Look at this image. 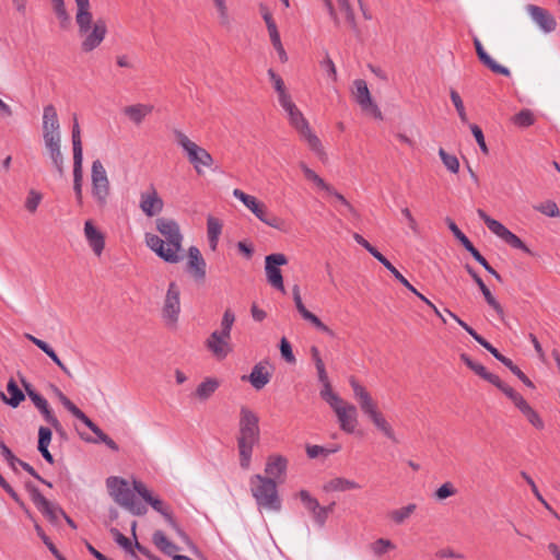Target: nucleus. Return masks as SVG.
<instances>
[{
  "label": "nucleus",
  "mask_w": 560,
  "mask_h": 560,
  "mask_svg": "<svg viewBox=\"0 0 560 560\" xmlns=\"http://www.w3.org/2000/svg\"><path fill=\"white\" fill-rule=\"evenodd\" d=\"M394 544L386 538H378L370 545L372 553L376 557L385 555L388 550L393 549Z\"/></svg>",
  "instance_id": "obj_57"
},
{
  "label": "nucleus",
  "mask_w": 560,
  "mask_h": 560,
  "mask_svg": "<svg viewBox=\"0 0 560 560\" xmlns=\"http://www.w3.org/2000/svg\"><path fill=\"white\" fill-rule=\"evenodd\" d=\"M474 46H475L477 56L483 66L489 68L493 73L501 74L504 77L511 75V72L506 67L499 65L494 59L491 58L490 55H488V52L485 50L479 38H477V37L474 38Z\"/></svg>",
  "instance_id": "obj_31"
},
{
  "label": "nucleus",
  "mask_w": 560,
  "mask_h": 560,
  "mask_svg": "<svg viewBox=\"0 0 560 560\" xmlns=\"http://www.w3.org/2000/svg\"><path fill=\"white\" fill-rule=\"evenodd\" d=\"M445 222L448 226V229L451 230V232L453 233V235L460 242V244L465 247V249L469 246L471 247V242L469 241V238L458 229V226L456 225V223L450 219V218H446L445 219Z\"/></svg>",
  "instance_id": "obj_60"
},
{
  "label": "nucleus",
  "mask_w": 560,
  "mask_h": 560,
  "mask_svg": "<svg viewBox=\"0 0 560 560\" xmlns=\"http://www.w3.org/2000/svg\"><path fill=\"white\" fill-rule=\"evenodd\" d=\"M75 24L81 38V50L92 52L98 48L107 36L106 21L102 18L94 20L91 0H74Z\"/></svg>",
  "instance_id": "obj_2"
},
{
  "label": "nucleus",
  "mask_w": 560,
  "mask_h": 560,
  "mask_svg": "<svg viewBox=\"0 0 560 560\" xmlns=\"http://www.w3.org/2000/svg\"><path fill=\"white\" fill-rule=\"evenodd\" d=\"M439 156L441 158L443 165L450 173H452V174L458 173L459 161L456 155L450 154L443 148H440Z\"/></svg>",
  "instance_id": "obj_52"
},
{
  "label": "nucleus",
  "mask_w": 560,
  "mask_h": 560,
  "mask_svg": "<svg viewBox=\"0 0 560 560\" xmlns=\"http://www.w3.org/2000/svg\"><path fill=\"white\" fill-rule=\"evenodd\" d=\"M7 392L8 395H5L3 392H0V398L4 404L12 408H16L25 399L24 393L19 388L16 382L13 378L9 380L7 384Z\"/></svg>",
  "instance_id": "obj_34"
},
{
  "label": "nucleus",
  "mask_w": 560,
  "mask_h": 560,
  "mask_svg": "<svg viewBox=\"0 0 560 560\" xmlns=\"http://www.w3.org/2000/svg\"><path fill=\"white\" fill-rule=\"evenodd\" d=\"M187 271L196 282H203L207 276V264L196 246L188 248Z\"/></svg>",
  "instance_id": "obj_21"
},
{
  "label": "nucleus",
  "mask_w": 560,
  "mask_h": 560,
  "mask_svg": "<svg viewBox=\"0 0 560 560\" xmlns=\"http://www.w3.org/2000/svg\"><path fill=\"white\" fill-rule=\"evenodd\" d=\"M477 214L494 235H497L512 248L521 249L526 254H530V249L524 244V242L501 222L492 219L482 209H478Z\"/></svg>",
  "instance_id": "obj_12"
},
{
  "label": "nucleus",
  "mask_w": 560,
  "mask_h": 560,
  "mask_svg": "<svg viewBox=\"0 0 560 560\" xmlns=\"http://www.w3.org/2000/svg\"><path fill=\"white\" fill-rule=\"evenodd\" d=\"M293 301H294V304H295V307H296L299 314L302 316V318L304 320L308 322L316 329L328 335L329 337H331V338L335 337V332L326 324H324L315 314H313L305 307L301 295L294 296Z\"/></svg>",
  "instance_id": "obj_27"
},
{
  "label": "nucleus",
  "mask_w": 560,
  "mask_h": 560,
  "mask_svg": "<svg viewBox=\"0 0 560 560\" xmlns=\"http://www.w3.org/2000/svg\"><path fill=\"white\" fill-rule=\"evenodd\" d=\"M110 534L118 546H120L126 552L135 556L132 542L129 538L122 535L117 528H110Z\"/></svg>",
  "instance_id": "obj_59"
},
{
  "label": "nucleus",
  "mask_w": 560,
  "mask_h": 560,
  "mask_svg": "<svg viewBox=\"0 0 560 560\" xmlns=\"http://www.w3.org/2000/svg\"><path fill=\"white\" fill-rule=\"evenodd\" d=\"M84 238L97 257H101L105 249V234L98 229L92 220H86L83 228Z\"/></svg>",
  "instance_id": "obj_18"
},
{
  "label": "nucleus",
  "mask_w": 560,
  "mask_h": 560,
  "mask_svg": "<svg viewBox=\"0 0 560 560\" xmlns=\"http://www.w3.org/2000/svg\"><path fill=\"white\" fill-rule=\"evenodd\" d=\"M268 77L273 85V89H275L277 95H278L279 104L292 98L282 78L279 74H277L272 69H269Z\"/></svg>",
  "instance_id": "obj_45"
},
{
  "label": "nucleus",
  "mask_w": 560,
  "mask_h": 560,
  "mask_svg": "<svg viewBox=\"0 0 560 560\" xmlns=\"http://www.w3.org/2000/svg\"><path fill=\"white\" fill-rule=\"evenodd\" d=\"M222 232V223L219 219L210 215L207 219V235L211 250H215L219 244V237Z\"/></svg>",
  "instance_id": "obj_43"
},
{
  "label": "nucleus",
  "mask_w": 560,
  "mask_h": 560,
  "mask_svg": "<svg viewBox=\"0 0 560 560\" xmlns=\"http://www.w3.org/2000/svg\"><path fill=\"white\" fill-rule=\"evenodd\" d=\"M349 384L352 388L353 397L358 401L363 415L368 417L376 430L385 438L395 441L396 436L393 425L378 409L377 402L373 399L369 390L354 377L349 378Z\"/></svg>",
  "instance_id": "obj_3"
},
{
  "label": "nucleus",
  "mask_w": 560,
  "mask_h": 560,
  "mask_svg": "<svg viewBox=\"0 0 560 560\" xmlns=\"http://www.w3.org/2000/svg\"><path fill=\"white\" fill-rule=\"evenodd\" d=\"M132 488L147 503H149L162 516L165 514V512L170 511V509L164 504V502L160 498L154 497L142 481L133 479Z\"/></svg>",
  "instance_id": "obj_28"
},
{
  "label": "nucleus",
  "mask_w": 560,
  "mask_h": 560,
  "mask_svg": "<svg viewBox=\"0 0 560 560\" xmlns=\"http://www.w3.org/2000/svg\"><path fill=\"white\" fill-rule=\"evenodd\" d=\"M211 2L215 10L219 26L225 31L232 30L234 20L230 11L228 0H212Z\"/></svg>",
  "instance_id": "obj_33"
},
{
  "label": "nucleus",
  "mask_w": 560,
  "mask_h": 560,
  "mask_svg": "<svg viewBox=\"0 0 560 560\" xmlns=\"http://www.w3.org/2000/svg\"><path fill=\"white\" fill-rule=\"evenodd\" d=\"M296 495L304 508L312 514L315 523L323 526L328 518V509L320 506L318 500L312 497L307 490H301Z\"/></svg>",
  "instance_id": "obj_22"
},
{
  "label": "nucleus",
  "mask_w": 560,
  "mask_h": 560,
  "mask_svg": "<svg viewBox=\"0 0 560 560\" xmlns=\"http://www.w3.org/2000/svg\"><path fill=\"white\" fill-rule=\"evenodd\" d=\"M25 389L27 396L35 405V407L39 410V412L43 415L44 419L55 429H59L60 422L51 411L48 401L42 395L35 392L31 385L25 384Z\"/></svg>",
  "instance_id": "obj_25"
},
{
  "label": "nucleus",
  "mask_w": 560,
  "mask_h": 560,
  "mask_svg": "<svg viewBox=\"0 0 560 560\" xmlns=\"http://www.w3.org/2000/svg\"><path fill=\"white\" fill-rule=\"evenodd\" d=\"M33 501L36 508L52 523H56L60 516L65 515L61 508L52 504L38 491L34 492Z\"/></svg>",
  "instance_id": "obj_29"
},
{
  "label": "nucleus",
  "mask_w": 560,
  "mask_h": 560,
  "mask_svg": "<svg viewBox=\"0 0 560 560\" xmlns=\"http://www.w3.org/2000/svg\"><path fill=\"white\" fill-rule=\"evenodd\" d=\"M25 337L45 352L60 369L63 373L70 376L68 368L60 361L55 350L44 340L34 337L31 334H25Z\"/></svg>",
  "instance_id": "obj_41"
},
{
  "label": "nucleus",
  "mask_w": 560,
  "mask_h": 560,
  "mask_svg": "<svg viewBox=\"0 0 560 560\" xmlns=\"http://www.w3.org/2000/svg\"><path fill=\"white\" fill-rule=\"evenodd\" d=\"M219 386L218 378L207 377L197 386L195 395L199 400L206 401L215 393Z\"/></svg>",
  "instance_id": "obj_42"
},
{
  "label": "nucleus",
  "mask_w": 560,
  "mask_h": 560,
  "mask_svg": "<svg viewBox=\"0 0 560 560\" xmlns=\"http://www.w3.org/2000/svg\"><path fill=\"white\" fill-rule=\"evenodd\" d=\"M42 200L43 194L40 191L36 189H30L24 201L25 210L31 214L35 213Z\"/></svg>",
  "instance_id": "obj_51"
},
{
  "label": "nucleus",
  "mask_w": 560,
  "mask_h": 560,
  "mask_svg": "<svg viewBox=\"0 0 560 560\" xmlns=\"http://www.w3.org/2000/svg\"><path fill=\"white\" fill-rule=\"evenodd\" d=\"M139 208L148 218L156 217L163 211L164 201L154 185L140 192Z\"/></svg>",
  "instance_id": "obj_17"
},
{
  "label": "nucleus",
  "mask_w": 560,
  "mask_h": 560,
  "mask_svg": "<svg viewBox=\"0 0 560 560\" xmlns=\"http://www.w3.org/2000/svg\"><path fill=\"white\" fill-rule=\"evenodd\" d=\"M106 487L113 500L131 514L142 516L148 512L145 505L136 501L135 489H130L126 479L116 476L108 477Z\"/></svg>",
  "instance_id": "obj_9"
},
{
  "label": "nucleus",
  "mask_w": 560,
  "mask_h": 560,
  "mask_svg": "<svg viewBox=\"0 0 560 560\" xmlns=\"http://www.w3.org/2000/svg\"><path fill=\"white\" fill-rule=\"evenodd\" d=\"M460 360L471 370L474 371L477 375H479L481 378L488 381L489 383L495 385L497 383H499V376L493 374V373H490L487 371V369L478 363V362H475L474 360L470 359V357L466 353H462L460 354Z\"/></svg>",
  "instance_id": "obj_36"
},
{
  "label": "nucleus",
  "mask_w": 560,
  "mask_h": 560,
  "mask_svg": "<svg viewBox=\"0 0 560 560\" xmlns=\"http://www.w3.org/2000/svg\"><path fill=\"white\" fill-rule=\"evenodd\" d=\"M456 492L457 490L454 485L450 481H446L435 490L434 497L436 500L442 501L456 494Z\"/></svg>",
  "instance_id": "obj_61"
},
{
  "label": "nucleus",
  "mask_w": 560,
  "mask_h": 560,
  "mask_svg": "<svg viewBox=\"0 0 560 560\" xmlns=\"http://www.w3.org/2000/svg\"><path fill=\"white\" fill-rule=\"evenodd\" d=\"M335 412L339 428L341 431L348 434L354 433L359 423V413L357 407L343 399L340 402L331 407Z\"/></svg>",
  "instance_id": "obj_14"
},
{
  "label": "nucleus",
  "mask_w": 560,
  "mask_h": 560,
  "mask_svg": "<svg viewBox=\"0 0 560 560\" xmlns=\"http://www.w3.org/2000/svg\"><path fill=\"white\" fill-rule=\"evenodd\" d=\"M512 121L514 125L526 128L535 122V117L532 110L529 109H522L520 113L513 116Z\"/></svg>",
  "instance_id": "obj_54"
},
{
  "label": "nucleus",
  "mask_w": 560,
  "mask_h": 560,
  "mask_svg": "<svg viewBox=\"0 0 560 560\" xmlns=\"http://www.w3.org/2000/svg\"><path fill=\"white\" fill-rule=\"evenodd\" d=\"M173 135L177 145L183 150L188 162L192 165L198 175H202L205 170L212 168L214 159L205 148L192 141L182 130L175 129Z\"/></svg>",
  "instance_id": "obj_8"
},
{
  "label": "nucleus",
  "mask_w": 560,
  "mask_h": 560,
  "mask_svg": "<svg viewBox=\"0 0 560 560\" xmlns=\"http://www.w3.org/2000/svg\"><path fill=\"white\" fill-rule=\"evenodd\" d=\"M518 410L535 429H545V422L542 418L527 401L523 406H521Z\"/></svg>",
  "instance_id": "obj_46"
},
{
  "label": "nucleus",
  "mask_w": 560,
  "mask_h": 560,
  "mask_svg": "<svg viewBox=\"0 0 560 560\" xmlns=\"http://www.w3.org/2000/svg\"><path fill=\"white\" fill-rule=\"evenodd\" d=\"M474 46H475L477 56L483 66L489 68L493 73L501 74L504 77L511 75V72L506 67L499 65L494 59L491 58L490 55H488V52L485 50L479 38H477V37L474 38Z\"/></svg>",
  "instance_id": "obj_30"
},
{
  "label": "nucleus",
  "mask_w": 560,
  "mask_h": 560,
  "mask_svg": "<svg viewBox=\"0 0 560 560\" xmlns=\"http://www.w3.org/2000/svg\"><path fill=\"white\" fill-rule=\"evenodd\" d=\"M152 541L164 555L171 556L172 558L176 556L175 552L178 550V547L173 544L162 530H155L153 533Z\"/></svg>",
  "instance_id": "obj_44"
},
{
  "label": "nucleus",
  "mask_w": 560,
  "mask_h": 560,
  "mask_svg": "<svg viewBox=\"0 0 560 560\" xmlns=\"http://www.w3.org/2000/svg\"><path fill=\"white\" fill-rule=\"evenodd\" d=\"M52 390L58 400L73 417L79 419L84 413L58 387H54Z\"/></svg>",
  "instance_id": "obj_53"
},
{
  "label": "nucleus",
  "mask_w": 560,
  "mask_h": 560,
  "mask_svg": "<svg viewBox=\"0 0 560 560\" xmlns=\"http://www.w3.org/2000/svg\"><path fill=\"white\" fill-rule=\"evenodd\" d=\"M288 264V258L284 254L277 253L270 254L265 257V273L267 282L276 290L285 292L283 284V277L280 270V266Z\"/></svg>",
  "instance_id": "obj_13"
},
{
  "label": "nucleus",
  "mask_w": 560,
  "mask_h": 560,
  "mask_svg": "<svg viewBox=\"0 0 560 560\" xmlns=\"http://www.w3.org/2000/svg\"><path fill=\"white\" fill-rule=\"evenodd\" d=\"M52 433L47 427H39L38 429V451L45 460L49 464H54V457L48 450L51 442Z\"/></svg>",
  "instance_id": "obj_38"
},
{
  "label": "nucleus",
  "mask_w": 560,
  "mask_h": 560,
  "mask_svg": "<svg viewBox=\"0 0 560 560\" xmlns=\"http://www.w3.org/2000/svg\"><path fill=\"white\" fill-rule=\"evenodd\" d=\"M300 167L305 178L312 182L318 189L324 191L331 190V185L327 184L317 173L310 168L305 163H301Z\"/></svg>",
  "instance_id": "obj_48"
},
{
  "label": "nucleus",
  "mask_w": 560,
  "mask_h": 560,
  "mask_svg": "<svg viewBox=\"0 0 560 560\" xmlns=\"http://www.w3.org/2000/svg\"><path fill=\"white\" fill-rule=\"evenodd\" d=\"M43 139L49 158L60 175L63 173V156L60 150V125L57 110L49 104L43 110Z\"/></svg>",
  "instance_id": "obj_4"
},
{
  "label": "nucleus",
  "mask_w": 560,
  "mask_h": 560,
  "mask_svg": "<svg viewBox=\"0 0 560 560\" xmlns=\"http://www.w3.org/2000/svg\"><path fill=\"white\" fill-rule=\"evenodd\" d=\"M180 288L175 282L168 283L161 311L162 318L166 326L175 328L180 314Z\"/></svg>",
  "instance_id": "obj_11"
},
{
  "label": "nucleus",
  "mask_w": 560,
  "mask_h": 560,
  "mask_svg": "<svg viewBox=\"0 0 560 560\" xmlns=\"http://www.w3.org/2000/svg\"><path fill=\"white\" fill-rule=\"evenodd\" d=\"M288 469V459L279 454H271L267 457L265 472L267 478H271L277 482L283 477Z\"/></svg>",
  "instance_id": "obj_26"
},
{
  "label": "nucleus",
  "mask_w": 560,
  "mask_h": 560,
  "mask_svg": "<svg viewBox=\"0 0 560 560\" xmlns=\"http://www.w3.org/2000/svg\"><path fill=\"white\" fill-rule=\"evenodd\" d=\"M534 209L549 218H559L560 217V210H559L557 203L552 200H547L545 202H541V203L535 206Z\"/></svg>",
  "instance_id": "obj_56"
},
{
  "label": "nucleus",
  "mask_w": 560,
  "mask_h": 560,
  "mask_svg": "<svg viewBox=\"0 0 560 560\" xmlns=\"http://www.w3.org/2000/svg\"><path fill=\"white\" fill-rule=\"evenodd\" d=\"M526 11L532 18L533 22L544 32L551 33L557 27L555 18L544 8L528 4Z\"/></svg>",
  "instance_id": "obj_24"
},
{
  "label": "nucleus",
  "mask_w": 560,
  "mask_h": 560,
  "mask_svg": "<svg viewBox=\"0 0 560 560\" xmlns=\"http://www.w3.org/2000/svg\"><path fill=\"white\" fill-rule=\"evenodd\" d=\"M154 224L158 234L144 233L147 247L165 262H179L183 259L184 242L179 223L173 218L159 217Z\"/></svg>",
  "instance_id": "obj_1"
},
{
  "label": "nucleus",
  "mask_w": 560,
  "mask_h": 560,
  "mask_svg": "<svg viewBox=\"0 0 560 560\" xmlns=\"http://www.w3.org/2000/svg\"><path fill=\"white\" fill-rule=\"evenodd\" d=\"M248 210L264 224L279 231L284 230V220L271 213L266 203L257 198L249 206Z\"/></svg>",
  "instance_id": "obj_20"
},
{
  "label": "nucleus",
  "mask_w": 560,
  "mask_h": 560,
  "mask_svg": "<svg viewBox=\"0 0 560 560\" xmlns=\"http://www.w3.org/2000/svg\"><path fill=\"white\" fill-rule=\"evenodd\" d=\"M83 171H73V190L75 194V199L79 205L83 202Z\"/></svg>",
  "instance_id": "obj_62"
},
{
  "label": "nucleus",
  "mask_w": 560,
  "mask_h": 560,
  "mask_svg": "<svg viewBox=\"0 0 560 560\" xmlns=\"http://www.w3.org/2000/svg\"><path fill=\"white\" fill-rule=\"evenodd\" d=\"M450 97H451V101H452L453 105L456 108V112L458 114V117H459L460 121L463 124H467L468 122V116H467L466 108H465V105H464V102H463L460 95L458 94L457 91L451 90Z\"/></svg>",
  "instance_id": "obj_55"
},
{
  "label": "nucleus",
  "mask_w": 560,
  "mask_h": 560,
  "mask_svg": "<svg viewBox=\"0 0 560 560\" xmlns=\"http://www.w3.org/2000/svg\"><path fill=\"white\" fill-rule=\"evenodd\" d=\"M322 385L323 388L320 390V397L329 405L330 408L340 402L342 398L332 390L330 382Z\"/></svg>",
  "instance_id": "obj_58"
},
{
  "label": "nucleus",
  "mask_w": 560,
  "mask_h": 560,
  "mask_svg": "<svg viewBox=\"0 0 560 560\" xmlns=\"http://www.w3.org/2000/svg\"><path fill=\"white\" fill-rule=\"evenodd\" d=\"M234 323V312L226 308L221 319L220 329L213 330L205 341L207 350L218 361L225 360L233 352L231 332Z\"/></svg>",
  "instance_id": "obj_5"
},
{
  "label": "nucleus",
  "mask_w": 560,
  "mask_h": 560,
  "mask_svg": "<svg viewBox=\"0 0 560 560\" xmlns=\"http://www.w3.org/2000/svg\"><path fill=\"white\" fill-rule=\"evenodd\" d=\"M249 488L260 512H279L281 510V500L275 480L256 474L249 479Z\"/></svg>",
  "instance_id": "obj_6"
},
{
  "label": "nucleus",
  "mask_w": 560,
  "mask_h": 560,
  "mask_svg": "<svg viewBox=\"0 0 560 560\" xmlns=\"http://www.w3.org/2000/svg\"><path fill=\"white\" fill-rule=\"evenodd\" d=\"M352 94L361 109L371 114L374 118L382 120L383 115L378 106L373 102L368 84L362 79L353 81Z\"/></svg>",
  "instance_id": "obj_16"
},
{
  "label": "nucleus",
  "mask_w": 560,
  "mask_h": 560,
  "mask_svg": "<svg viewBox=\"0 0 560 560\" xmlns=\"http://www.w3.org/2000/svg\"><path fill=\"white\" fill-rule=\"evenodd\" d=\"M258 442L256 441H247V440H238L237 439V450H238V456H240V466L244 470H248L252 465V456L254 446Z\"/></svg>",
  "instance_id": "obj_37"
},
{
  "label": "nucleus",
  "mask_w": 560,
  "mask_h": 560,
  "mask_svg": "<svg viewBox=\"0 0 560 560\" xmlns=\"http://www.w3.org/2000/svg\"><path fill=\"white\" fill-rule=\"evenodd\" d=\"M25 337L45 352L60 369L63 373L70 376L68 368L60 361L55 350L44 340L34 337L31 334H25Z\"/></svg>",
  "instance_id": "obj_40"
},
{
  "label": "nucleus",
  "mask_w": 560,
  "mask_h": 560,
  "mask_svg": "<svg viewBox=\"0 0 560 560\" xmlns=\"http://www.w3.org/2000/svg\"><path fill=\"white\" fill-rule=\"evenodd\" d=\"M153 110L150 104H135L125 107L124 114L136 125H140Z\"/></svg>",
  "instance_id": "obj_35"
},
{
  "label": "nucleus",
  "mask_w": 560,
  "mask_h": 560,
  "mask_svg": "<svg viewBox=\"0 0 560 560\" xmlns=\"http://www.w3.org/2000/svg\"><path fill=\"white\" fill-rule=\"evenodd\" d=\"M360 488L361 486L354 480L342 477L334 478L324 486V490L326 492H343L348 490H357Z\"/></svg>",
  "instance_id": "obj_39"
},
{
  "label": "nucleus",
  "mask_w": 560,
  "mask_h": 560,
  "mask_svg": "<svg viewBox=\"0 0 560 560\" xmlns=\"http://www.w3.org/2000/svg\"><path fill=\"white\" fill-rule=\"evenodd\" d=\"M417 510V505L415 503H409L399 509H395L389 512V518L397 525L405 523Z\"/></svg>",
  "instance_id": "obj_47"
},
{
  "label": "nucleus",
  "mask_w": 560,
  "mask_h": 560,
  "mask_svg": "<svg viewBox=\"0 0 560 560\" xmlns=\"http://www.w3.org/2000/svg\"><path fill=\"white\" fill-rule=\"evenodd\" d=\"M296 495L304 508L312 514L315 523L323 526L328 518V509L320 506L318 500L312 497L307 490H301Z\"/></svg>",
  "instance_id": "obj_23"
},
{
  "label": "nucleus",
  "mask_w": 560,
  "mask_h": 560,
  "mask_svg": "<svg viewBox=\"0 0 560 560\" xmlns=\"http://www.w3.org/2000/svg\"><path fill=\"white\" fill-rule=\"evenodd\" d=\"M91 194L98 207H105L110 196V183L107 172L100 160L91 165Z\"/></svg>",
  "instance_id": "obj_10"
},
{
  "label": "nucleus",
  "mask_w": 560,
  "mask_h": 560,
  "mask_svg": "<svg viewBox=\"0 0 560 560\" xmlns=\"http://www.w3.org/2000/svg\"><path fill=\"white\" fill-rule=\"evenodd\" d=\"M163 517L165 518L166 523L176 532V534L187 544H189L191 546V549H196V547L190 544V540L188 538V536L183 532V529L179 527V525L177 524V522L175 521V518L173 517L172 513L168 511V512H165V514L163 515Z\"/></svg>",
  "instance_id": "obj_63"
},
{
  "label": "nucleus",
  "mask_w": 560,
  "mask_h": 560,
  "mask_svg": "<svg viewBox=\"0 0 560 560\" xmlns=\"http://www.w3.org/2000/svg\"><path fill=\"white\" fill-rule=\"evenodd\" d=\"M270 378L271 374L262 362L255 364L248 376L242 377V380H247L257 390L262 389L270 382Z\"/></svg>",
  "instance_id": "obj_32"
},
{
  "label": "nucleus",
  "mask_w": 560,
  "mask_h": 560,
  "mask_svg": "<svg viewBox=\"0 0 560 560\" xmlns=\"http://www.w3.org/2000/svg\"><path fill=\"white\" fill-rule=\"evenodd\" d=\"M320 67L324 69L326 74L331 79V81H337V69L328 54H326L325 58L320 61Z\"/></svg>",
  "instance_id": "obj_64"
},
{
  "label": "nucleus",
  "mask_w": 560,
  "mask_h": 560,
  "mask_svg": "<svg viewBox=\"0 0 560 560\" xmlns=\"http://www.w3.org/2000/svg\"><path fill=\"white\" fill-rule=\"evenodd\" d=\"M480 291L488 303V305L497 313L499 319L502 322L505 319V313L502 307V305L499 303V301L493 296L491 291L486 284H482L480 288Z\"/></svg>",
  "instance_id": "obj_49"
},
{
  "label": "nucleus",
  "mask_w": 560,
  "mask_h": 560,
  "mask_svg": "<svg viewBox=\"0 0 560 560\" xmlns=\"http://www.w3.org/2000/svg\"><path fill=\"white\" fill-rule=\"evenodd\" d=\"M281 108L285 113L289 124L294 128L300 137L307 143L310 149L316 154H324V148L319 138L312 131L308 121L303 113L299 109L292 98L280 103Z\"/></svg>",
  "instance_id": "obj_7"
},
{
  "label": "nucleus",
  "mask_w": 560,
  "mask_h": 560,
  "mask_svg": "<svg viewBox=\"0 0 560 560\" xmlns=\"http://www.w3.org/2000/svg\"><path fill=\"white\" fill-rule=\"evenodd\" d=\"M259 418L249 408L243 406L240 410L238 440L259 442Z\"/></svg>",
  "instance_id": "obj_15"
},
{
  "label": "nucleus",
  "mask_w": 560,
  "mask_h": 560,
  "mask_svg": "<svg viewBox=\"0 0 560 560\" xmlns=\"http://www.w3.org/2000/svg\"><path fill=\"white\" fill-rule=\"evenodd\" d=\"M494 386H497L518 409L521 406H523L526 400L525 398L514 390L511 386L499 380V383H497Z\"/></svg>",
  "instance_id": "obj_50"
},
{
  "label": "nucleus",
  "mask_w": 560,
  "mask_h": 560,
  "mask_svg": "<svg viewBox=\"0 0 560 560\" xmlns=\"http://www.w3.org/2000/svg\"><path fill=\"white\" fill-rule=\"evenodd\" d=\"M445 312L460 326L463 327L480 346L487 349L498 361H500L504 365L511 364V359L501 354L497 348H494L490 342H488L483 337H481L477 331L467 325L464 320H462L455 313L450 310H445Z\"/></svg>",
  "instance_id": "obj_19"
}]
</instances>
